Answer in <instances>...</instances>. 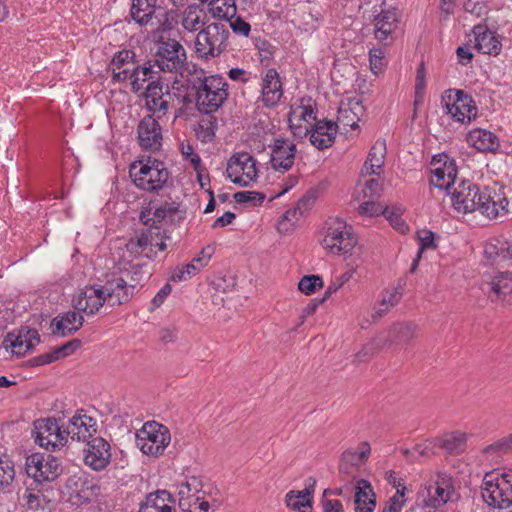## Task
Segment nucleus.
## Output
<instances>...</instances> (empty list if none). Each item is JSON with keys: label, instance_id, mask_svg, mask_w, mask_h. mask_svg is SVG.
I'll return each mask as SVG.
<instances>
[{"label": "nucleus", "instance_id": "f257e3e1", "mask_svg": "<svg viewBox=\"0 0 512 512\" xmlns=\"http://www.w3.org/2000/svg\"><path fill=\"white\" fill-rule=\"evenodd\" d=\"M190 87L196 90L197 110L205 115L216 112L229 96L228 83L219 74L192 77Z\"/></svg>", "mask_w": 512, "mask_h": 512}, {"label": "nucleus", "instance_id": "f03ea898", "mask_svg": "<svg viewBox=\"0 0 512 512\" xmlns=\"http://www.w3.org/2000/svg\"><path fill=\"white\" fill-rule=\"evenodd\" d=\"M129 175L137 188L156 192L165 186L170 172L162 161L148 157L146 163L133 162L129 167Z\"/></svg>", "mask_w": 512, "mask_h": 512}, {"label": "nucleus", "instance_id": "7ed1b4c3", "mask_svg": "<svg viewBox=\"0 0 512 512\" xmlns=\"http://www.w3.org/2000/svg\"><path fill=\"white\" fill-rule=\"evenodd\" d=\"M230 31L223 22L206 25L196 37L195 49L198 57L209 60L223 53L228 47Z\"/></svg>", "mask_w": 512, "mask_h": 512}, {"label": "nucleus", "instance_id": "20e7f679", "mask_svg": "<svg viewBox=\"0 0 512 512\" xmlns=\"http://www.w3.org/2000/svg\"><path fill=\"white\" fill-rule=\"evenodd\" d=\"M155 52L152 61L163 72H178L186 64V51L174 38L154 36Z\"/></svg>", "mask_w": 512, "mask_h": 512}, {"label": "nucleus", "instance_id": "39448f33", "mask_svg": "<svg viewBox=\"0 0 512 512\" xmlns=\"http://www.w3.org/2000/svg\"><path fill=\"white\" fill-rule=\"evenodd\" d=\"M417 325L412 322H398L393 324L385 336L374 338L366 345L356 357L361 360L363 357L374 355L384 347H402L408 345L415 337Z\"/></svg>", "mask_w": 512, "mask_h": 512}, {"label": "nucleus", "instance_id": "423d86ee", "mask_svg": "<svg viewBox=\"0 0 512 512\" xmlns=\"http://www.w3.org/2000/svg\"><path fill=\"white\" fill-rule=\"evenodd\" d=\"M171 441L170 430L156 421H147L135 433L136 446L146 455H163Z\"/></svg>", "mask_w": 512, "mask_h": 512}, {"label": "nucleus", "instance_id": "0eeeda50", "mask_svg": "<svg viewBox=\"0 0 512 512\" xmlns=\"http://www.w3.org/2000/svg\"><path fill=\"white\" fill-rule=\"evenodd\" d=\"M357 244V236L352 228L340 218H330L326 222V234L322 246L328 252L340 255L349 253Z\"/></svg>", "mask_w": 512, "mask_h": 512}, {"label": "nucleus", "instance_id": "6e6552de", "mask_svg": "<svg viewBox=\"0 0 512 512\" xmlns=\"http://www.w3.org/2000/svg\"><path fill=\"white\" fill-rule=\"evenodd\" d=\"M186 218V210L180 209L177 202H163L156 205L150 201L148 206L143 208L139 214V221L150 229H160L162 222L173 225L180 224Z\"/></svg>", "mask_w": 512, "mask_h": 512}, {"label": "nucleus", "instance_id": "1a4fd4ad", "mask_svg": "<svg viewBox=\"0 0 512 512\" xmlns=\"http://www.w3.org/2000/svg\"><path fill=\"white\" fill-rule=\"evenodd\" d=\"M447 114L458 122H470L477 115V107L471 95L463 90L448 89L441 98Z\"/></svg>", "mask_w": 512, "mask_h": 512}, {"label": "nucleus", "instance_id": "9d476101", "mask_svg": "<svg viewBox=\"0 0 512 512\" xmlns=\"http://www.w3.org/2000/svg\"><path fill=\"white\" fill-rule=\"evenodd\" d=\"M27 475L36 482L55 481L63 472L58 458L46 453H33L26 458Z\"/></svg>", "mask_w": 512, "mask_h": 512}, {"label": "nucleus", "instance_id": "9b49d317", "mask_svg": "<svg viewBox=\"0 0 512 512\" xmlns=\"http://www.w3.org/2000/svg\"><path fill=\"white\" fill-rule=\"evenodd\" d=\"M481 497L493 510H506L512 507V485L507 481H494L493 473H487L481 485Z\"/></svg>", "mask_w": 512, "mask_h": 512}, {"label": "nucleus", "instance_id": "f8f14e48", "mask_svg": "<svg viewBox=\"0 0 512 512\" xmlns=\"http://www.w3.org/2000/svg\"><path fill=\"white\" fill-rule=\"evenodd\" d=\"M454 492L452 478L446 473H438L435 485H429L419 492L416 507L439 508L451 499Z\"/></svg>", "mask_w": 512, "mask_h": 512}, {"label": "nucleus", "instance_id": "ddd939ff", "mask_svg": "<svg viewBox=\"0 0 512 512\" xmlns=\"http://www.w3.org/2000/svg\"><path fill=\"white\" fill-rule=\"evenodd\" d=\"M226 173L234 184L247 187L257 178L256 160L247 152L236 153L229 159Z\"/></svg>", "mask_w": 512, "mask_h": 512}, {"label": "nucleus", "instance_id": "4468645a", "mask_svg": "<svg viewBox=\"0 0 512 512\" xmlns=\"http://www.w3.org/2000/svg\"><path fill=\"white\" fill-rule=\"evenodd\" d=\"M64 489L68 495V501L73 505L81 506L92 501L99 487L93 484L86 475L74 474L67 478Z\"/></svg>", "mask_w": 512, "mask_h": 512}, {"label": "nucleus", "instance_id": "2eb2a0df", "mask_svg": "<svg viewBox=\"0 0 512 512\" xmlns=\"http://www.w3.org/2000/svg\"><path fill=\"white\" fill-rule=\"evenodd\" d=\"M477 199V210L490 219L508 212L509 201L502 188L485 186Z\"/></svg>", "mask_w": 512, "mask_h": 512}, {"label": "nucleus", "instance_id": "dca6fc26", "mask_svg": "<svg viewBox=\"0 0 512 512\" xmlns=\"http://www.w3.org/2000/svg\"><path fill=\"white\" fill-rule=\"evenodd\" d=\"M431 166L433 177L430 179V185L448 190L454 184L458 173L455 161L447 154H437L433 156Z\"/></svg>", "mask_w": 512, "mask_h": 512}, {"label": "nucleus", "instance_id": "f3484780", "mask_svg": "<svg viewBox=\"0 0 512 512\" xmlns=\"http://www.w3.org/2000/svg\"><path fill=\"white\" fill-rule=\"evenodd\" d=\"M431 166L433 177L430 179V185L448 190L454 184L458 173L455 161L447 154H437L433 156Z\"/></svg>", "mask_w": 512, "mask_h": 512}, {"label": "nucleus", "instance_id": "a211bd4d", "mask_svg": "<svg viewBox=\"0 0 512 512\" xmlns=\"http://www.w3.org/2000/svg\"><path fill=\"white\" fill-rule=\"evenodd\" d=\"M271 148L270 164L278 172L285 173L289 171L295 161L296 145L285 138H275L269 145Z\"/></svg>", "mask_w": 512, "mask_h": 512}, {"label": "nucleus", "instance_id": "6ab92c4d", "mask_svg": "<svg viewBox=\"0 0 512 512\" xmlns=\"http://www.w3.org/2000/svg\"><path fill=\"white\" fill-rule=\"evenodd\" d=\"M64 432L72 440L88 442L97 432L96 420L79 409L65 426Z\"/></svg>", "mask_w": 512, "mask_h": 512}, {"label": "nucleus", "instance_id": "aec40b11", "mask_svg": "<svg viewBox=\"0 0 512 512\" xmlns=\"http://www.w3.org/2000/svg\"><path fill=\"white\" fill-rule=\"evenodd\" d=\"M481 189L469 180H463L452 192V205L458 212L468 213L477 210Z\"/></svg>", "mask_w": 512, "mask_h": 512}, {"label": "nucleus", "instance_id": "412c9836", "mask_svg": "<svg viewBox=\"0 0 512 512\" xmlns=\"http://www.w3.org/2000/svg\"><path fill=\"white\" fill-rule=\"evenodd\" d=\"M84 450V462L95 471L105 469L110 463V444L102 437H93Z\"/></svg>", "mask_w": 512, "mask_h": 512}, {"label": "nucleus", "instance_id": "4be33fe9", "mask_svg": "<svg viewBox=\"0 0 512 512\" xmlns=\"http://www.w3.org/2000/svg\"><path fill=\"white\" fill-rule=\"evenodd\" d=\"M139 145L143 150L155 152L161 147L162 134L159 123L150 115L145 116L137 127Z\"/></svg>", "mask_w": 512, "mask_h": 512}, {"label": "nucleus", "instance_id": "5701e85b", "mask_svg": "<svg viewBox=\"0 0 512 512\" xmlns=\"http://www.w3.org/2000/svg\"><path fill=\"white\" fill-rule=\"evenodd\" d=\"M107 298L98 285L86 286L76 297L73 298V307L87 315L96 314L105 304Z\"/></svg>", "mask_w": 512, "mask_h": 512}, {"label": "nucleus", "instance_id": "b1692460", "mask_svg": "<svg viewBox=\"0 0 512 512\" xmlns=\"http://www.w3.org/2000/svg\"><path fill=\"white\" fill-rule=\"evenodd\" d=\"M482 289L492 302H505L512 293V272H498Z\"/></svg>", "mask_w": 512, "mask_h": 512}, {"label": "nucleus", "instance_id": "393cba45", "mask_svg": "<svg viewBox=\"0 0 512 512\" xmlns=\"http://www.w3.org/2000/svg\"><path fill=\"white\" fill-rule=\"evenodd\" d=\"M283 96V88L280 76L276 69L267 70L262 80V102L267 108L275 107Z\"/></svg>", "mask_w": 512, "mask_h": 512}, {"label": "nucleus", "instance_id": "a878e982", "mask_svg": "<svg viewBox=\"0 0 512 512\" xmlns=\"http://www.w3.org/2000/svg\"><path fill=\"white\" fill-rule=\"evenodd\" d=\"M143 96L146 101V108L149 112L165 113L168 110L171 94L168 89L166 93L163 92V84L159 80L151 81L146 87Z\"/></svg>", "mask_w": 512, "mask_h": 512}, {"label": "nucleus", "instance_id": "bb28decb", "mask_svg": "<svg viewBox=\"0 0 512 512\" xmlns=\"http://www.w3.org/2000/svg\"><path fill=\"white\" fill-rule=\"evenodd\" d=\"M316 486V479L308 477L303 491H289L285 496L286 505L301 512H312V500Z\"/></svg>", "mask_w": 512, "mask_h": 512}, {"label": "nucleus", "instance_id": "cd10ccee", "mask_svg": "<svg viewBox=\"0 0 512 512\" xmlns=\"http://www.w3.org/2000/svg\"><path fill=\"white\" fill-rule=\"evenodd\" d=\"M475 48L483 54L497 56L500 54L502 44L495 32L482 25L474 26Z\"/></svg>", "mask_w": 512, "mask_h": 512}, {"label": "nucleus", "instance_id": "c85d7f7f", "mask_svg": "<svg viewBox=\"0 0 512 512\" xmlns=\"http://www.w3.org/2000/svg\"><path fill=\"white\" fill-rule=\"evenodd\" d=\"M364 112L362 101L357 98H350L346 104L341 103L338 108L337 122L344 127L356 129Z\"/></svg>", "mask_w": 512, "mask_h": 512}, {"label": "nucleus", "instance_id": "c756f323", "mask_svg": "<svg viewBox=\"0 0 512 512\" xmlns=\"http://www.w3.org/2000/svg\"><path fill=\"white\" fill-rule=\"evenodd\" d=\"M175 503L173 496L166 490H157L149 493L144 502L140 504L139 512H172Z\"/></svg>", "mask_w": 512, "mask_h": 512}, {"label": "nucleus", "instance_id": "7c9ffc66", "mask_svg": "<svg viewBox=\"0 0 512 512\" xmlns=\"http://www.w3.org/2000/svg\"><path fill=\"white\" fill-rule=\"evenodd\" d=\"M159 7L158 0H132L130 17L140 27H145L155 17Z\"/></svg>", "mask_w": 512, "mask_h": 512}, {"label": "nucleus", "instance_id": "2f4dec72", "mask_svg": "<svg viewBox=\"0 0 512 512\" xmlns=\"http://www.w3.org/2000/svg\"><path fill=\"white\" fill-rule=\"evenodd\" d=\"M375 38L380 42L387 41L397 28L398 15L395 10H382L374 18Z\"/></svg>", "mask_w": 512, "mask_h": 512}, {"label": "nucleus", "instance_id": "473e14b6", "mask_svg": "<svg viewBox=\"0 0 512 512\" xmlns=\"http://www.w3.org/2000/svg\"><path fill=\"white\" fill-rule=\"evenodd\" d=\"M360 451L346 450L342 453L339 463V473L349 474L352 467L364 463L370 455L371 447L368 442H362L359 446Z\"/></svg>", "mask_w": 512, "mask_h": 512}, {"label": "nucleus", "instance_id": "72a5a7b5", "mask_svg": "<svg viewBox=\"0 0 512 512\" xmlns=\"http://www.w3.org/2000/svg\"><path fill=\"white\" fill-rule=\"evenodd\" d=\"M468 141L481 152H492L499 146L495 134L488 130L475 129L468 134Z\"/></svg>", "mask_w": 512, "mask_h": 512}, {"label": "nucleus", "instance_id": "f704fd0d", "mask_svg": "<svg viewBox=\"0 0 512 512\" xmlns=\"http://www.w3.org/2000/svg\"><path fill=\"white\" fill-rule=\"evenodd\" d=\"M386 141L383 139H378L374 145L371 147L367 159L364 164V169L366 174L373 175L379 174L377 171L381 169L384 164V158L386 155Z\"/></svg>", "mask_w": 512, "mask_h": 512}, {"label": "nucleus", "instance_id": "c9c22d12", "mask_svg": "<svg viewBox=\"0 0 512 512\" xmlns=\"http://www.w3.org/2000/svg\"><path fill=\"white\" fill-rule=\"evenodd\" d=\"M156 66L152 60H148L143 65L136 64L132 67L130 75L131 90L134 93H138L144 82L153 78V67Z\"/></svg>", "mask_w": 512, "mask_h": 512}, {"label": "nucleus", "instance_id": "e433bc0d", "mask_svg": "<svg viewBox=\"0 0 512 512\" xmlns=\"http://www.w3.org/2000/svg\"><path fill=\"white\" fill-rule=\"evenodd\" d=\"M432 442L449 454H459L465 448L466 436L460 432H452L442 438H435Z\"/></svg>", "mask_w": 512, "mask_h": 512}, {"label": "nucleus", "instance_id": "4c0bfd02", "mask_svg": "<svg viewBox=\"0 0 512 512\" xmlns=\"http://www.w3.org/2000/svg\"><path fill=\"white\" fill-rule=\"evenodd\" d=\"M235 0H212L209 3V12L213 18H217L219 22L227 25V20L234 18L236 15Z\"/></svg>", "mask_w": 512, "mask_h": 512}, {"label": "nucleus", "instance_id": "58836bf2", "mask_svg": "<svg viewBox=\"0 0 512 512\" xmlns=\"http://www.w3.org/2000/svg\"><path fill=\"white\" fill-rule=\"evenodd\" d=\"M58 421L53 418H41L34 421V429L32 434L34 441L39 446H43V440L52 435L54 431H58Z\"/></svg>", "mask_w": 512, "mask_h": 512}, {"label": "nucleus", "instance_id": "ea45409f", "mask_svg": "<svg viewBox=\"0 0 512 512\" xmlns=\"http://www.w3.org/2000/svg\"><path fill=\"white\" fill-rule=\"evenodd\" d=\"M217 128V118L212 114H209L207 117L202 118L198 123V126L195 129V133L201 142L208 143L215 138Z\"/></svg>", "mask_w": 512, "mask_h": 512}, {"label": "nucleus", "instance_id": "a19ab883", "mask_svg": "<svg viewBox=\"0 0 512 512\" xmlns=\"http://www.w3.org/2000/svg\"><path fill=\"white\" fill-rule=\"evenodd\" d=\"M179 15L176 10H167L162 17L158 19V26L154 31V36L164 35L170 32L178 24Z\"/></svg>", "mask_w": 512, "mask_h": 512}, {"label": "nucleus", "instance_id": "79ce46f5", "mask_svg": "<svg viewBox=\"0 0 512 512\" xmlns=\"http://www.w3.org/2000/svg\"><path fill=\"white\" fill-rule=\"evenodd\" d=\"M135 284H128L125 279H122V285H119L115 289V293H111V296H107L109 301H112V305L127 303L133 296V290Z\"/></svg>", "mask_w": 512, "mask_h": 512}, {"label": "nucleus", "instance_id": "37998d69", "mask_svg": "<svg viewBox=\"0 0 512 512\" xmlns=\"http://www.w3.org/2000/svg\"><path fill=\"white\" fill-rule=\"evenodd\" d=\"M82 346V341L80 339H72L62 346L55 347L50 353L52 361L55 362L59 359L65 358L67 356L72 355Z\"/></svg>", "mask_w": 512, "mask_h": 512}, {"label": "nucleus", "instance_id": "c03bdc74", "mask_svg": "<svg viewBox=\"0 0 512 512\" xmlns=\"http://www.w3.org/2000/svg\"><path fill=\"white\" fill-rule=\"evenodd\" d=\"M202 10L197 5L188 6L183 14L182 26L187 31H196L200 23V15Z\"/></svg>", "mask_w": 512, "mask_h": 512}, {"label": "nucleus", "instance_id": "a18cd8bd", "mask_svg": "<svg viewBox=\"0 0 512 512\" xmlns=\"http://www.w3.org/2000/svg\"><path fill=\"white\" fill-rule=\"evenodd\" d=\"M61 319L64 320L65 325H67V332L62 333V337L69 336L75 334L84 323V318L82 315L75 311H67L61 314Z\"/></svg>", "mask_w": 512, "mask_h": 512}, {"label": "nucleus", "instance_id": "49530a36", "mask_svg": "<svg viewBox=\"0 0 512 512\" xmlns=\"http://www.w3.org/2000/svg\"><path fill=\"white\" fill-rule=\"evenodd\" d=\"M323 285V279L321 276L314 274L305 275L300 279L298 289L305 295H311L315 293L317 289L322 288Z\"/></svg>", "mask_w": 512, "mask_h": 512}, {"label": "nucleus", "instance_id": "de8ad7c7", "mask_svg": "<svg viewBox=\"0 0 512 512\" xmlns=\"http://www.w3.org/2000/svg\"><path fill=\"white\" fill-rule=\"evenodd\" d=\"M234 200L239 203H250L252 206H258L263 203L266 196L263 192L257 191H240L233 195Z\"/></svg>", "mask_w": 512, "mask_h": 512}, {"label": "nucleus", "instance_id": "09e8293b", "mask_svg": "<svg viewBox=\"0 0 512 512\" xmlns=\"http://www.w3.org/2000/svg\"><path fill=\"white\" fill-rule=\"evenodd\" d=\"M15 476L14 464L9 459L0 457V490L8 487Z\"/></svg>", "mask_w": 512, "mask_h": 512}, {"label": "nucleus", "instance_id": "8fccbe9b", "mask_svg": "<svg viewBox=\"0 0 512 512\" xmlns=\"http://www.w3.org/2000/svg\"><path fill=\"white\" fill-rule=\"evenodd\" d=\"M65 426L64 424H58V431H54L52 435L47 437L45 440H43V446L47 450L49 448H52V450H55V448L59 446H63L67 442L68 436H66V433L64 432Z\"/></svg>", "mask_w": 512, "mask_h": 512}, {"label": "nucleus", "instance_id": "3c124183", "mask_svg": "<svg viewBox=\"0 0 512 512\" xmlns=\"http://www.w3.org/2000/svg\"><path fill=\"white\" fill-rule=\"evenodd\" d=\"M370 497L376 498L371 483L365 479H360L355 490L354 504L359 505L361 501H369Z\"/></svg>", "mask_w": 512, "mask_h": 512}, {"label": "nucleus", "instance_id": "603ef678", "mask_svg": "<svg viewBox=\"0 0 512 512\" xmlns=\"http://www.w3.org/2000/svg\"><path fill=\"white\" fill-rule=\"evenodd\" d=\"M3 345L6 349L11 348L12 352L17 356L25 355L27 352H24L25 343L20 334V331L17 335L14 333H8L3 341Z\"/></svg>", "mask_w": 512, "mask_h": 512}, {"label": "nucleus", "instance_id": "864d4df0", "mask_svg": "<svg viewBox=\"0 0 512 512\" xmlns=\"http://www.w3.org/2000/svg\"><path fill=\"white\" fill-rule=\"evenodd\" d=\"M137 63L136 54L132 50H122L114 55L111 61V66L120 70L126 65L132 64L135 66Z\"/></svg>", "mask_w": 512, "mask_h": 512}, {"label": "nucleus", "instance_id": "5fc2aeb1", "mask_svg": "<svg viewBox=\"0 0 512 512\" xmlns=\"http://www.w3.org/2000/svg\"><path fill=\"white\" fill-rule=\"evenodd\" d=\"M512 451V433L507 436L503 437L500 440L486 446L483 449L484 454H494V453H508Z\"/></svg>", "mask_w": 512, "mask_h": 512}, {"label": "nucleus", "instance_id": "6e6d98bb", "mask_svg": "<svg viewBox=\"0 0 512 512\" xmlns=\"http://www.w3.org/2000/svg\"><path fill=\"white\" fill-rule=\"evenodd\" d=\"M254 42L260 56V62L262 64L265 61L269 62L276 52V47L268 40L262 38H256Z\"/></svg>", "mask_w": 512, "mask_h": 512}, {"label": "nucleus", "instance_id": "4d7b16f0", "mask_svg": "<svg viewBox=\"0 0 512 512\" xmlns=\"http://www.w3.org/2000/svg\"><path fill=\"white\" fill-rule=\"evenodd\" d=\"M310 130L311 133L322 136H335L337 133V123L330 120L316 121Z\"/></svg>", "mask_w": 512, "mask_h": 512}, {"label": "nucleus", "instance_id": "13d9d810", "mask_svg": "<svg viewBox=\"0 0 512 512\" xmlns=\"http://www.w3.org/2000/svg\"><path fill=\"white\" fill-rule=\"evenodd\" d=\"M383 215L390 222L392 227L401 233H405L408 230V226L401 217V213L396 210H391L388 207L384 208Z\"/></svg>", "mask_w": 512, "mask_h": 512}, {"label": "nucleus", "instance_id": "bf43d9fd", "mask_svg": "<svg viewBox=\"0 0 512 512\" xmlns=\"http://www.w3.org/2000/svg\"><path fill=\"white\" fill-rule=\"evenodd\" d=\"M317 199V190L309 189L296 203V210H299V215L312 208Z\"/></svg>", "mask_w": 512, "mask_h": 512}, {"label": "nucleus", "instance_id": "052dcab7", "mask_svg": "<svg viewBox=\"0 0 512 512\" xmlns=\"http://www.w3.org/2000/svg\"><path fill=\"white\" fill-rule=\"evenodd\" d=\"M19 331L25 343L24 352H30L35 348L33 339H36V343H40V335L36 329L23 327Z\"/></svg>", "mask_w": 512, "mask_h": 512}, {"label": "nucleus", "instance_id": "680f3d73", "mask_svg": "<svg viewBox=\"0 0 512 512\" xmlns=\"http://www.w3.org/2000/svg\"><path fill=\"white\" fill-rule=\"evenodd\" d=\"M185 489H187V499H194L196 496H200L199 493H202L203 484L199 477L191 476L187 478L184 483Z\"/></svg>", "mask_w": 512, "mask_h": 512}, {"label": "nucleus", "instance_id": "e2e57ef3", "mask_svg": "<svg viewBox=\"0 0 512 512\" xmlns=\"http://www.w3.org/2000/svg\"><path fill=\"white\" fill-rule=\"evenodd\" d=\"M507 247L510 245L508 242H501L497 240V244H489L484 249V254L486 258L495 260L498 257L502 258H509V255L506 253V251H502L501 247Z\"/></svg>", "mask_w": 512, "mask_h": 512}, {"label": "nucleus", "instance_id": "0e129e2a", "mask_svg": "<svg viewBox=\"0 0 512 512\" xmlns=\"http://www.w3.org/2000/svg\"><path fill=\"white\" fill-rule=\"evenodd\" d=\"M227 23H229V27L235 34L247 37L250 33V24L241 17L230 18V20H227Z\"/></svg>", "mask_w": 512, "mask_h": 512}, {"label": "nucleus", "instance_id": "69168bd1", "mask_svg": "<svg viewBox=\"0 0 512 512\" xmlns=\"http://www.w3.org/2000/svg\"><path fill=\"white\" fill-rule=\"evenodd\" d=\"M197 272H199V267H197L194 263H188L187 265L180 268L177 272H175L171 279L173 281L187 280Z\"/></svg>", "mask_w": 512, "mask_h": 512}, {"label": "nucleus", "instance_id": "338daca9", "mask_svg": "<svg viewBox=\"0 0 512 512\" xmlns=\"http://www.w3.org/2000/svg\"><path fill=\"white\" fill-rule=\"evenodd\" d=\"M383 211L384 209L382 206L373 201H366L360 204L358 207V213L365 216H378L380 214L383 215Z\"/></svg>", "mask_w": 512, "mask_h": 512}, {"label": "nucleus", "instance_id": "774afa93", "mask_svg": "<svg viewBox=\"0 0 512 512\" xmlns=\"http://www.w3.org/2000/svg\"><path fill=\"white\" fill-rule=\"evenodd\" d=\"M205 492H202V496H196L194 499L188 502V507L185 512H208L210 503L204 500Z\"/></svg>", "mask_w": 512, "mask_h": 512}]
</instances>
